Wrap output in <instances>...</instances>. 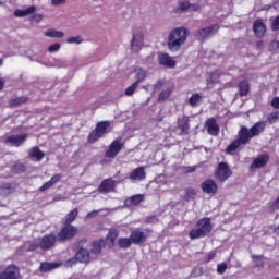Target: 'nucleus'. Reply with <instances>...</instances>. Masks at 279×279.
<instances>
[{"label": "nucleus", "instance_id": "10", "mask_svg": "<svg viewBox=\"0 0 279 279\" xmlns=\"http://www.w3.org/2000/svg\"><path fill=\"white\" fill-rule=\"evenodd\" d=\"M247 143L248 142L242 135L241 131H239L238 138L226 148V153L232 156L234 155V151H236L239 147H241V145H247Z\"/></svg>", "mask_w": 279, "mask_h": 279}, {"label": "nucleus", "instance_id": "1", "mask_svg": "<svg viewBox=\"0 0 279 279\" xmlns=\"http://www.w3.org/2000/svg\"><path fill=\"white\" fill-rule=\"evenodd\" d=\"M186 38H189V29L184 26L172 29L168 37L169 51H180V49H182V45L186 43Z\"/></svg>", "mask_w": 279, "mask_h": 279}, {"label": "nucleus", "instance_id": "25", "mask_svg": "<svg viewBox=\"0 0 279 279\" xmlns=\"http://www.w3.org/2000/svg\"><path fill=\"white\" fill-rule=\"evenodd\" d=\"M133 75L135 77V84H141V82H145V80H147V71L143 68H136L133 71Z\"/></svg>", "mask_w": 279, "mask_h": 279}, {"label": "nucleus", "instance_id": "54", "mask_svg": "<svg viewBox=\"0 0 279 279\" xmlns=\"http://www.w3.org/2000/svg\"><path fill=\"white\" fill-rule=\"evenodd\" d=\"M190 125L189 122H185L182 126H181V132L182 134H189V130H190Z\"/></svg>", "mask_w": 279, "mask_h": 279}, {"label": "nucleus", "instance_id": "58", "mask_svg": "<svg viewBox=\"0 0 279 279\" xmlns=\"http://www.w3.org/2000/svg\"><path fill=\"white\" fill-rule=\"evenodd\" d=\"M146 223H158V218H156V216H150L146 219Z\"/></svg>", "mask_w": 279, "mask_h": 279}, {"label": "nucleus", "instance_id": "57", "mask_svg": "<svg viewBox=\"0 0 279 279\" xmlns=\"http://www.w3.org/2000/svg\"><path fill=\"white\" fill-rule=\"evenodd\" d=\"M215 256H217V252L210 251V252L207 254V263H210V260H213V258H215Z\"/></svg>", "mask_w": 279, "mask_h": 279}, {"label": "nucleus", "instance_id": "59", "mask_svg": "<svg viewBox=\"0 0 279 279\" xmlns=\"http://www.w3.org/2000/svg\"><path fill=\"white\" fill-rule=\"evenodd\" d=\"M196 169H197V167H195V166L187 167L186 173H193Z\"/></svg>", "mask_w": 279, "mask_h": 279}, {"label": "nucleus", "instance_id": "5", "mask_svg": "<svg viewBox=\"0 0 279 279\" xmlns=\"http://www.w3.org/2000/svg\"><path fill=\"white\" fill-rule=\"evenodd\" d=\"M145 46V33L142 28H136L133 32V37L131 40V51L133 53H138L141 49Z\"/></svg>", "mask_w": 279, "mask_h": 279}, {"label": "nucleus", "instance_id": "2", "mask_svg": "<svg viewBox=\"0 0 279 279\" xmlns=\"http://www.w3.org/2000/svg\"><path fill=\"white\" fill-rule=\"evenodd\" d=\"M211 230L213 225L210 223V218H203L198 220L195 228L190 231L189 236L192 241L195 239H204V236L210 234Z\"/></svg>", "mask_w": 279, "mask_h": 279}, {"label": "nucleus", "instance_id": "16", "mask_svg": "<svg viewBox=\"0 0 279 279\" xmlns=\"http://www.w3.org/2000/svg\"><path fill=\"white\" fill-rule=\"evenodd\" d=\"M158 61L161 66H166L167 69H175V60H173V57L169 56V53H159Z\"/></svg>", "mask_w": 279, "mask_h": 279}, {"label": "nucleus", "instance_id": "49", "mask_svg": "<svg viewBox=\"0 0 279 279\" xmlns=\"http://www.w3.org/2000/svg\"><path fill=\"white\" fill-rule=\"evenodd\" d=\"M40 247V244L31 243L28 247H26V252H36Z\"/></svg>", "mask_w": 279, "mask_h": 279}, {"label": "nucleus", "instance_id": "45", "mask_svg": "<svg viewBox=\"0 0 279 279\" xmlns=\"http://www.w3.org/2000/svg\"><path fill=\"white\" fill-rule=\"evenodd\" d=\"M23 171H25V165H23V163H17V165H14V166H13V172H14V173H21V172H23Z\"/></svg>", "mask_w": 279, "mask_h": 279}, {"label": "nucleus", "instance_id": "61", "mask_svg": "<svg viewBox=\"0 0 279 279\" xmlns=\"http://www.w3.org/2000/svg\"><path fill=\"white\" fill-rule=\"evenodd\" d=\"M252 258H260L258 255H253Z\"/></svg>", "mask_w": 279, "mask_h": 279}, {"label": "nucleus", "instance_id": "33", "mask_svg": "<svg viewBox=\"0 0 279 279\" xmlns=\"http://www.w3.org/2000/svg\"><path fill=\"white\" fill-rule=\"evenodd\" d=\"M45 36L48 38H64V32L48 29L45 32Z\"/></svg>", "mask_w": 279, "mask_h": 279}, {"label": "nucleus", "instance_id": "31", "mask_svg": "<svg viewBox=\"0 0 279 279\" xmlns=\"http://www.w3.org/2000/svg\"><path fill=\"white\" fill-rule=\"evenodd\" d=\"M202 99H204V97L199 93H195L190 97L189 104L195 108L202 104Z\"/></svg>", "mask_w": 279, "mask_h": 279}, {"label": "nucleus", "instance_id": "27", "mask_svg": "<svg viewBox=\"0 0 279 279\" xmlns=\"http://www.w3.org/2000/svg\"><path fill=\"white\" fill-rule=\"evenodd\" d=\"M106 245L104 240H99L92 243L90 254H94V256H99L101 254V250Z\"/></svg>", "mask_w": 279, "mask_h": 279}, {"label": "nucleus", "instance_id": "26", "mask_svg": "<svg viewBox=\"0 0 279 279\" xmlns=\"http://www.w3.org/2000/svg\"><path fill=\"white\" fill-rule=\"evenodd\" d=\"M62 179L61 174H54L51 180H49L48 182H46L41 187H39V191H47L48 189H51L53 186V184H58V182H60V180Z\"/></svg>", "mask_w": 279, "mask_h": 279}, {"label": "nucleus", "instance_id": "28", "mask_svg": "<svg viewBox=\"0 0 279 279\" xmlns=\"http://www.w3.org/2000/svg\"><path fill=\"white\" fill-rule=\"evenodd\" d=\"M189 0H183L178 3V7L174 9V14H184V12H189Z\"/></svg>", "mask_w": 279, "mask_h": 279}, {"label": "nucleus", "instance_id": "12", "mask_svg": "<svg viewBox=\"0 0 279 279\" xmlns=\"http://www.w3.org/2000/svg\"><path fill=\"white\" fill-rule=\"evenodd\" d=\"M25 141H27V134L11 135L4 141V144L9 145L10 147H21Z\"/></svg>", "mask_w": 279, "mask_h": 279}, {"label": "nucleus", "instance_id": "8", "mask_svg": "<svg viewBox=\"0 0 279 279\" xmlns=\"http://www.w3.org/2000/svg\"><path fill=\"white\" fill-rule=\"evenodd\" d=\"M75 234H77V227L65 225L58 233V239L60 241H71Z\"/></svg>", "mask_w": 279, "mask_h": 279}, {"label": "nucleus", "instance_id": "22", "mask_svg": "<svg viewBox=\"0 0 279 279\" xmlns=\"http://www.w3.org/2000/svg\"><path fill=\"white\" fill-rule=\"evenodd\" d=\"M253 32L257 38H263V36H265L267 28L265 27L263 21L257 20L253 23Z\"/></svg>", "mask_w": 279, "mask_h": 279}, {"label": "nucleus", "instance_id": "19", "mask_svg": "<svg viewBox=\"0 0 279 279\" xmlns=\"http://www.w3.org/2000/svg\"><path fill=\"white\" fill-rule=\"evenodd\" d=\"M207 132L211 136H218L219 135V124H217V120L215 118H209L206 121Z\"/></svg>", "mask_w": 279, "mask_h": 279}, {"label": "nucleus", "instance_id": "55", "mask_svg": "<svg viewBox=\"0 0 279 279\" xmlns=\"http://www.w3.org/2000/svg\"><path fill=\"white\" fill-rule=\"evenodd\" d=\"M66 3V0H51V5L58 7V5H64Z\"/></svg>", "mask_w": 279, "mask_h": 279}, {"label": "nucleus", "instance_id": "20", "mask_svg": "<svg viewBox=\"0 0 279 279\" xmlns=\"http://www.w3.org/2000/svg\"><path fill=\"white\" fill-rule=\"evenodd\" d=\"M76 260L78 263H90L93 260V256H90V253L86 248H80L75 255Z\"/></svg>", "mask_w": 279, "mask_h": 279}, {"label": "nucleus", "instance_id": "18", "mask_svg": "<svg viewBox=\"0 0 279 279\" xmlns=\"http://www.w3.org/2000/svg\"><path fill=\"white\" fill-rule=\"evenodd\" d=\"M203 193L215 195L217 193V183L214 180H206L201 184Z\"/></svg>", "mask_w": 279, "mask_h": 279}, {"label": "nucleus", "instance_id": "6", "mask_svg": "<svg viewBox=\"0 0 279 279\" xmlns=\"http://www.w3.org/2000/svg\"><path fill=\"white\" fill-rule=\"evenodd\" d=\"M219 32V25H211L205 28H201L199 31L194 33L196 40H206L210 38V36H215Z\"/></svg>", "mask_w": 279, "mask_h": 279}, {"label": "nucleus", "instance_id": "40", "mask_svg": "<svg viewBox=\"0 0 279 279\" xmlns=\"http://www.w3.org/2000/svg\"><path fill=\"white\" fill-rule=\"evenodd\" d=\"M126 202H130L131 206H137V204L143 202V195L137 194L129 198Z\"/></svg>", "mask_w": 279, "mask_h": 279}, {"label": "nucleus", "instance_id": "37", "mask_svg": "<svg viewBox=\"0 0 279 279\" xmlns=\"http://www.w3.org/2000/svg\"><path fill=\"white\" fill-rule=\"evenodd\" d=\"M118 236H119V230L110 229L109 233L107 235V241H109V243H111V244H114V242L117 241Z\"/></svg>", "mask_w": 279, "mask_h": 279}, {"label": "nucleus", "instance_id": "52", "mask_svg": "<svg viewBox=\"0 0 279 279\" xmlns=\"http://www.w3.org/2000/svg\"><path fill=\"white\" fill-rule=\"evenodd\" d=\"M277 49H279V41H277V40L271 41L269 45V50L277 51Z\"/></svg>", "mask_w": 279, "mask_h": 279}, {"label": "nucleus", "instance_id": "9", "mask_svg": "<svg viewBox=\"0 0 279 279\" xmlns=\"http://www.w3.org/2000/svg\"><path fill=\"white\" fill-rule=\"evenodd\" d=\"M56 241H58L56 234H47L44 238H41L39 242V247L40 250H44V252H47L48 250H51V247H56Z\"/></svg>", "mask_w": 279, "mask_h": 279}, {"label": "nucleus", "instance_id": "38", "mask_svg": "<svg viewBox=\"0 0 279 279\" xmlns=\"http://www.w3.org/2000/svg\"><path fill=\"white\" fill-rule=\"evenodd\" d=\"M27 101L26 97H16V98H11L9 100L10 106H21V104H25Z\"/></svg>", "mask_w": 279, "mask_h": 279}, {"label": "nucleus", "instance_id": "39", "mask_svg": "<svg viewBox=\"0 0 279 279\" xmlns=\"http://www.w3.org/2000/svg\"><path fill=\"white\" fill-rule=\"evenodd\" d=\"M137 88H138V84L137 83H133L131 86H129L125 89L124 95H126V97H132V95H134L136 93Z\"/></svg>", "mask_w": 279, "mask_h": 279}, {"label": "nucleus", "instance_id": "15", "mask_svg": "<svg viewBox=\"0 0 279 279\" xmlns=\"http://www.w3.org/2000/svg\"><path fill=\"white\" fill-rule=\"evenodd\" d=\"M131 241L134 245H143L147 241V235L140 229H135L131 232Z\"/></svg>", "mask_w": 279, "mask_h": 279}, {"label": "nucleus", "instance_id": "29", "mask_svg": "<svg viewBox=\"0 0 279 279\" xmlns=\"http://www.w3.org/2000/svg\"><path fill=\"white\" fill-rule=\"evenodd\" d=\"M173 93V88L168 87L163 90H161V93L159 94L157 101L159 104H162L163 101H167V99H169L171 97V94Z\"/></svg>", "mask_w": 279, "mask_h": 279}, {"label": "nucleus", "instance_id": "42", "mask_svg": "<svg viewBox=\"0 0 279 279\" xmlns=\"http://www.w3.org/2000/svg\"><path fill=\"white\" fill-rule=\"evenodd\" d=\"M279 119V112L278 111H272L270 114H268L267 120L269 121L270 124L276 123Z\"/></svg>", "mask_w": 279, "mask_h": 279}, {"label": "nucleus", "instance_id": "63", "mask_svg": "<svg viewBox=\"0 0 279 279\" xmlns=\"http://www.w3.org/2000/svg\"><path fill=\"white\" fill-rule=\"evenodd\" d=\"M68 263H72L73 264V263H75V259H70Z\"/></svg>", "mask_w": 279, "mask_h": 279}, {"label": "nucleus", "instance_id": "23", "mask_svg": "<svg viewBox=\"0 0 279 279\" xmlns=\"http://www.w3.org/2000/svg\"><path fill=\"white\" fill-rule=\"evenodd\" d=\"M28 158H32V160H35L36 162H40L43 158H45V153L38 148V146H35L28 150Z\"/></svg>", "mask_w": 279, "mask_h": 279}, {"label": "nucleus", "instance_id": "30", "mask_svg": "<svg viewBox=\"0 0 279 279\" xmlns=\"http://www.w3.org/2000/svg\"><path fill=\"white\" fill-rule=\"evenodd\" d=\"M58 267H60V265H58V263H41L40 265V271L43 274H47V271H52V269H58Z\"/></svg>", "mask_w": 279, "mask_h": 279}, {"label": "nucleus", "instance_id": "24", "mask_svg": "<svg viewBox=\"0 0 279 279\" xmlns=\"http://www.w3.org/2000/svg\"><path fill=\"white\" fill-rule=\"evenodd\" d=\"M34 12H36V7L35 5H31L27 9H17L14 11V16H16V19H23L25 16H29V14H34Z\"/></svg>", "mask_w": 279, "mask_h": 279}, {"label": "nucleus", "instance_id": "41", "mask_svg": "<svg viewBox=\"0 0 279 279\" xmlns=\"http://www.w3.org/2000/svg\"><path fill=\"white\" fill-rule=\"evenodd\" d=\"M66 43L69 45H82V43H84V39L82 38V36H74V37H69L66 39Z\"/></svg>", "mask_w": 279, "mask_h": 279}, {"label": "nucleus", "instance_id": "56", "mask_svg": "<svg viewBox=\"0 0 279 279\" xmlns=\"http://www.w3.org/2000/svg\"><path fill=\"white\" fill-rule=\"evenodd\" d=\"M271 210H279V196L276 201H274V203L270 206Z\"/></svg>", "mask_w": 279, "mask_h": 279}, {"label": "nucleus", "instance_id": "17", "mask_svg": "<svg viewBox=\"0 0 279 279\" xmlns=\"http://www.w3.org/2000/svg\"><path fill=\"white\" fill-rule=\"evenodd\" d=\"M19 269L14 265H10L0 272V279H19Z\"/></svg>", "mask_w": 279, "mask_h": 279}, {"label": "nucleus", "instance_id": "36", "mask_svg": "<svg viewBox=\"0 0 279 279\" xmlns=\"http://www.w3.org/2000/svg\"><path fill=\"white\" fill-rule=\"evenodd\" d=\"M195 195H197V190L194 187L185 189V202H191V199H195Z\"/></svg>", "mask_w": 279, "mask_h": 279}, {"label": "nucleus", "instance_id": "62", "mask_svg": "<svg viewBox=\"0 0 279 279\" xmlns=\"http://www.w3.org/2000/svg\"><path fill=\"white\" fill-rule=\"evenodd\" d=\"M262 45H263V41L257 43L258 47H262Z\"/></svg>", "mask_w": 279, "mask_h": 279}, {"label": "nucleus", "instance_id": "48", "mask_svg": "<svg viewBox=\"0 0 279 279\" xmlns=\"http://www.w3.org/2000/svg\"><path fill=\"white\" fill-rule=\"evenodd\" d=\"M43 21V14H34L31 17V23H40Z\"/></svg>", "mask_w": 279, "mask_h": 279}, {"label": "nucleus", "instance_id": "60", "mask_svg": "<svg viewBox=\"0 0 279 279\" xmlns=\"http://www.w3.org/2000/svg\"><path fill=\"white\" fill-rule=\"evenodd\" d=\"M4 86H5V81L3 78H0V90H3Z\"/></svg>", "mask_w": 279, "mask_h": 279}, {"label": "nucleus", "instance_id": "21", "mask_svg": "<svg viewBox=\"0 0 279 279\" xmlns=\"http://www.w3.org/2000/svg\"><path fill=\"white\" fill-rule=\"evenodd\" d=\"M269 162V155H262L253 160L250 169H263Z\"/></svg>", "mask_w": 279, "mask_h": 279}, {"label": "nucleus", "instance_id": "11", "mask_svg": "<svg viewBox=\"0 0 279 279\" xmlns=\"http://www.w3.org/2000/svg\"><path fill=\"white\" fill-rule=\"evenodd\" d=\"M117 189V181L112 179H105L98 186V193L106 195L112 193Z\"/></svg>", "mask_w": 279, "mask_h": 279}, {"label": "nucleus", "instance_id": "32", "mask_svg": "<svg viewBox=\"0 0 279 279\" xmlns=\"http://www.w3.org/2000/svg\"><path fill=\"white\" fill-rule=\"evenodd\" d=\"M132 238H119L118 245L121 250H128V247L132 246Z\"/></svg>", "mask_w": 279, "mask_h": 279}, {"label": "nucleus", "instance_id": "46", "mask_svg": "<svg viewBox=\"0 0 279 279\" xmlns=\"http://www.w3.org/2000/svg\"><path fill=\"white\" fill-rule=\"evenodd\" d=\"M60 44H53L51 46H49L48 51L49 53H57V51H60Z\"/></svg>", "mask_w": 279, "mask_h": 279}, {"label": "nucleus", "instance_id": "3", "mask_svg": "<svg viewBox=\"0 0 279 279\" xmlns=\"http://www.w3.org/2000/svg\"><path fill=\"white\" fill-rule=\"evenodd\" d=\"M111 122L110 121H100L96 124L95 130H93L88 135V143H97L99 138H104L106 134L111 132Z\"/></svg>", "mask_w": 279, "mask_h": 279}, {"label": "nucleus", "instance_id": "50", "mask_svg": "<svg viewBox=\"0 0 279 279\" xmlns=\"http://www.w3.org/2000/svg\"><path fill=\"white\" fill-rule=\"evenodd\" d=\"M271 29L274 32H278V29H279V15L274 20V22L271 24Z\"/></svg>", "mask_w": 279, "mask_h": 279}, {"label": "nucleus", "instance_id": "47", "mask_svg": "<svg viewBox=\"0 0 279 279\" xmlns=\"http://www.w3.org/2000/svg\"><path fill=\"white\" fill-rule=\"evenodd\" d=\"M165 85V82L158 81L155 85H153V93H158L160 88Z\"/></svg>", "mask_w": 279, "mask_h": 279}, {"label": "nucleus", "instance_id": "44", "mask_svg": "<svg viewBox=\"0 0 279 279\" xmlns=\"http://www.w3.org/2000/svg\"><path fill=\"white\" fill-rule=\"evenodd\" d=\"M189 12H199V10H202V7L197 3L189 2Z\"/></svg>", "mask_w": 279, "mask_h": 279}, {"label": "nucleus", "instance_id": "64", "mask_svg": "<svg viewBox=\"0 0 279 279\" xmlns=\"http://www.w3.org/2000/svg\"><path fill=\"white\" fill-rule=\"evenodd\" d=\"M2 65H3V60L0 59V66H2Z\"/></svg>", "mask_w": 279, "mask_h": 279}, {"label": "nucleus", "instance_id": "4", "mask_svg": "<svg viewBox=\"0 0 279 279\" xmlns=\"http://www.w3.org/2000/svg\"><path fill=\"white\" fill-rule=\"evenodd\" d=\"M266 124L265 122H256L251 129H247V126H242L240 129V132L242 133L243 137L246 140V143H250L251 138H254V136H258V134H263L265 132Z\"/></svg>", "mask_w": 279, "mask_h": 279}, {"label": "nucleus", "instance_id": "53", "mask_svg": "<svg viewBox=\"0 0 279 279\" xmlns=\"http://www.w3.org/2000/svg\"><path fill=\"white\" fill-rule=\"evenodd\" d=\"M271 106L272 108H275L276 110H279V97H275L271 100Z\"/></svg>", "mask_w": 279, "mask_h": 279}, {"label": "nucleus", "instance_id": "7", "mask_svg": "<svg viewBox=\"0 0 279 279\" xmlns=\"http://www.w3.org/2000/svg\"><path fill=\"white\" fill-rule=\"evenodd\" d=\"M231 175L232 170L230 169V167H228V163L220 162L215 173L216 179L220 182H226V180H228V178H230Z\"/></svg>", "mask_w": 279, "mask_h": 279}, {"label": "nucleus", "instance_id": "14", "mask_svg": "<svg viewBox=\"0 0 279 279\" xmlns=\"http://www.w3.org/2000/svg\"><path fill=\"white\" fill-rule=\"evenodd\" d=\"M121 149H123V143L114 140L110 144L109 149L106 151V158H114L119 154V151H121Z\"/></svg>", "mask_w": 279, "mask_h": 279}, {"label": "nucleus", "instance_id": "13", "mask_svg": "<svg viewBox=\"0 0 279 279\" xmlns=\"http://www.w3.org/2000/svg\"><path fill=\"white\" fill-rule=\"evenodd\" d=\"M147 178V173L145 172V167H138L131 171L129 179L131 182H143Z\"/></svg>", "mask_w": 279, "mask_h": 279}, {"label": "nucleus", "instance_id": "34", "mask_svg": "<svg viewBox=\"0 0 279 279\" xmlns=\"http://www.w3.org/2000/svg\"><path fill=\"white\" fill-rule=\"evenodd\" d=\"M78 213L77 208L71 210L65 217V226H71V223L77 218Z\"/></svg>", "mask_w": 279, "mask_h": 279}, {"label": "nucleus", "instance_id": "43", "mask_svg": "<svg viewBox=\"0 0 279 279\" xmlns=\"http://www.w3.org/2000/svg\"><path fill=\"white\" fill-rule=\"evenodd\" d=\"M227 269H228V264L225 262L217 265V274H220V275L226 274Z\"/></svg>", "mask_w": 279, "mask_h": 279}, {"label": "nucleus", "instance_id": "35", "mask_svg": "<svg viewBox=\"0 0 279 279\" xmlns=\"http://www.w3.org/2000/svg\"><path fill=\"white\" fill-rule=\"evenodd\" d=\"M239 90L241 97H245V95L250 93V83H247V81H242L239 83Z\"/></svg>", "mask_w": 279, "mask_h": 279}, {"label": "nucleus", "instance_id": "51", "mask_svg": "<svg viewBox=\"0 0 279 279\" xmlns=\"http://www.w3.org/2000/svg\"><path fill=\"white\" fill-rule=\"evenodd\" d=\"M101 213V210H93L86 215V219H95Z\"/></svg>", "mask_w": 279, "mask_h": 279}]
</instances>
